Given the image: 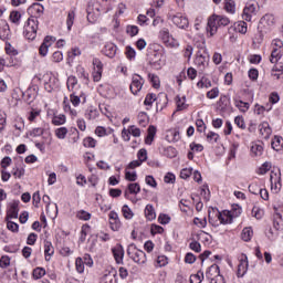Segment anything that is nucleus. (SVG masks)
<instances>
[{
  "label": "nucleus",
  "instance_id": "nucleus-1",
  "mask_svg": "<svg viewBox=\"0 0 283 283\" xmlns=\"http://www.w3.org/2000/svg\"><path fill=\"white\" fill-rule=\"evenodd\" d=\"M43 4L35 2L31 7L28 8V13L32 15V18H29L27 25L24 27V30L27 34H36V30H39V27L34 22V18L41 17L43 14Z\"/></svg>",
  "mask_w": 283,
  "mask_h": 283
},
{
  "label": "nucleus",
  "instance_id": "nucleus-2",
  "mask_svg": "<svg viewBox=\"0 0 283 283\" xmlns=\"http://www.w3.org/2000/svg\"><path fill=\"white\" fill-rule=\"evenodd\" d=\"M231 23V20L224 15H218V14H212L208 19V24H207V33L210 34V36H213L217 34L219 28H224Z\"/></svg>",
  "mask_w": 283,
  "mask_h": 283
},
{
  "label": "nucleus",
  "instance_id": "nucleus-3",
  "mask_svg": "<svg viewBox=\"0 0 283 283\" xmlns=\"http://www.w3.org/2000/svg\"><path fill=\"white\" fill-rule=\"evenodd\" d=\"M275 28V15L271 13H266L260 19V22L258 24V31L261 34V36H264V34H268Z\"/></svg>",
  "mask_w": 283,
  "mask_h": 283
},
{
  "label": "nucleus",
  "instance_id": "nucleus-4",
  "mask_svg": "<svg viewBox=\"0 0 283 283\" xmlns=\"http://www.w3.org/2000/svg\"><path fill=\"white\" fill-rule=\"evenodd\" d=\"M127 255L136 264H145L147 262V254L144 251L138 250V248H136V244L134 243H130L128 245Z\"/></svg>",
  "mask_w": 283,
  "mask_h": 283
},
{
  "label": "nucleus",
  "instance_id": "nucleus-5",
  "mask_svg": "<svg viewBox=\"0 0 283 283\" xmlns=\"http://www.w3.org/2000/svg\"><path fill=\"white\" fill-rule=\"evenodd\" d=\"M273 227L275 231H283V206H274Z\"/></svg>",
  "mask_w": 283,
  "mask_h": 283
},
{
  "label": "nucleus",
  "instance_id": "nucleus-6",
  "mask_svg": "<svg viewBox=\"0 0 283 283\" xmlns=\"http://www.w3.org/2000/svg\"><path fill=\"white\" fill-rule=\"evenodd\" d=\"M195 65L198 67L199 72H205V70L209 66V55L198 51L195 57Z\"/></svg>",
  "mask_w": 283,
  "mask_h": 283
},
{
  "label": "nucleus",
  "instance_id": "nucleus-7",
  "mask_svg": "<svg viewBox=\"0 0 283 283\" xmlns=\"http://www.w3.org/2000/svg\"><path fill=\"white\" fill-rule=\"evenodd\" d=\"M258 14V4L248 2L243 9L242 19L243 21L250 22L253 17Z\"/></svg>",
  "mask_w": 283,
  "mask_h": 283
},
{
  "label": "nucleus",
  "instance_id": "nucleus-8",
  "mask_svg": "<svg viewBox=\"0 0 283 283\" xmlns=\"http://www.w3.org/2000/svg\"><path fill=\"white\" fill-rule=\"evenodd\" d=\"M143 85H145V78H143V76L135 74L132 78V83H130V92L132 94H134V96H136L138 94V92H140V90H143Z\"/></svg>",
  "mask_w": 283,
  "mask_h": 283
},
{
  "label": "nucleus",
  "instance_id": "nucleus-9",
  "mask_svg": "<svg viewBox=\"0 0 283 283\" xmlns=\"http://www.w3.org/2000/svg\"><path fill=\"white\" fill-rule=\"evenodd\" d=\"M112 253L116 264H123V259L125 258V249H123L120 243H117L114 248H112Z\"/></svg>",
  "mask_w": 283,
  "mask_h": 283
},
{
  "label": "nucleus",
  "instance_id": "nucleus-10",
  "mask_svg": "<svg viewBox=\"0 0 283 283\" xmlns=\"http://www.w3.org/2000/svg\"><path fill=\"white\" fill-rule=\"evenodd\" d=\"M56 41V38L45 36L43 43L40 45L39 52L41 56H48L51 45Z\"/></svg>",
  "mask_w": 283,
  "mask_h": 283
},
{
  "label": "nucleus",
  "instance_id": "nucleus-11",
  "mask_svg": "<svg viewBox=\"0 0 283 283\" xmlns=\"http://www.w3.org/2000/svg\"><path fill=\"white\" fill-rule=\"evenodd\" d=\"M249 269V258H247V254H242V258L240 260V263L238 265L237 276L238 277H244L247 274V271Z\"/></svg>",
  "mask_w": 283,
  "mask_h": 283
},
{
  "label": "nucleus",
  "instance_id": "nucleus-12",
  "mask_svg": "<svg viewBox=\"0 0 283 283\" xmlns=\"http://www.w3.org/2000/svg\"><path fill=\"white\" fill-rule=\"evenodd\" d=\"M108 218L112 231H118L122 227L118 213L116 211H111Z\"/></svg>",
  "mask_w": 283,
  "mask_h": 283
},
{
  "label": "nucleus",
  "instance_id": "nucleus-13",
  "mask_svg": "<svg viewBox=\"0 0 283 283\" xmlns=\"http://www.w3.org/2000/svg\"><path fill=\"white\" fill-rule=\"evenodd\" d=\"M171 21L177 25V28H180L181 30H185V28L189 27V20L186 17H182L180 13L172 15Z\"/></svg>",
  "mask_w": 283,
  "mask_h": 283
},
{
  "label": "nucleus",
  "instance_id": "nucleus-14",
  "mask_svg": "<svg viewBox=\"0 0 283 283\" xmlns=\"http://www.w3.org/2000/svg\"><path fill=\"white\" fill-rule=\"evenodd\" d=\"M19 218V201H13L8 211L6 220H17Z\"/></svg>",
  "mask_w": 283,
  "mask_h": 283
},
{
  "label": "nucleus",
  "instance_id": "nucleus-15",
  "mask_svg": "<svg viewBox=\"0 0 283 283\" xmlns=\"http://www.w3.org/2000/svg\"><path fill=\"white\" fill-rule=\"evenodd\" d=\"M259 132L265 140H269V138H271V134H273L271 125H269L268 122H263L259 125Z\"/></svg>",
  "mask_w": 283,
  "mask_h": 283
},
{
  "label": "nucleus",
  "instance_id": "nucleus-16",
  "mask_svg": "<svg viewBox=\"0 0 283 283\" xmlns=\"http://www.w3.org/2000/svg\"><path fill=\"white\" fill-rule=\"evenodd\" d=\"M22 97L28 105H31V103H34L36 99V88L29 87L24 93H22Z\"/></svg>",
  "mask_w": 283,
  "mask_h": 283
},
{
  "label": "nucleus",
  "instance_id": "nucleus-17",
  "mask_svg": "<svg viewBox=\"0 0 283 283\" xmlns=\"http://www.w3.org/2000/svg\"><path fill=\"white\" fill-rule=\"evenodd\" d=\"M42 202H44V205H46L48 216H50V218H52L54 220V218H56V216H59V206L56 203H54L53 208H55V212L52 214V212H50V205L52 203L51 200H50V196L44 195L42 197Z\"/></svg>",
  "mask_w": 283,
  "mask_h": 283
},
{
  "label": "nucleus",
  "instance_id": "nucleus-18",
  "mask_svg": "<svg viewBox=\"0 0 283 283\" xmlns=\"http://www.w3.org/2000/svg\"><path fill=\"white\" fill-rule=\"evenodd\" d=\"M116 50H118V48L114 44V43H106L104 49L102 50L103 54H105V56H107L108 59H114V56H116Z\"/></svg>",
  "mask_w": 283,
  "mask_h": 283
},
{
  "label": "nucleus",
  "instance_id": "nucleus-19",
  "mask_svg": "<svg viewBox=\"0 0 283 283\" xmlns=\"http://www.w3.org/2000/svg\"><path fill=\"white\" fill-rule=\"evenodd\" d=\"M248 30L247 22L240 21L239 23H235L233 27L229 28V32H237L238 34H244Z\"/></svg>",
  "mask_w": 283,
  "mask_h": 283
},
{
  "label": "nucleus",
  "instance_id": "nucleus-20",
  "mask_svg": "<svg viewBox=\"0 0 283 283\" xmlns=\"http://www.w3.org/2000/svg\"><path fill=\"white\" fill-rule=\"evenodd\" d=\"M218 275H221L218 264H212L206 272L207 280H212L213 277H218Z\"/></svg>",
  "mask_w": 283,
  "mask_h": 283
},
{
  "label": "nucleus",
  "instance_id": "nucleus-21",
  "mask_svg": "<svg viewBox=\"0 0 283 283\" xmlns=\"http://www.w3.org/2000/svg\"><path fill=\"white\" fill-rule=\"evenodd\" d=\"M147 132H148V134H147V136L145 138V144L146 145H151L154 143V138L156 137V126L150 125L148 127Z\"/></svg>",
  "mask_w": 283,
  "mask_h": 283
},
{
  "label": "nucleus",
  "instance_id": "nucleus-22",
  "mask_svg": "<svg viewBox=\"0 0 283 283\" xmlns=\"http://www.w3.org/2000/svg\"><path fill=\"white\" fill-rule=\"evenodd\" d=\"M217 218L220 221V224H231L233 222V217H230L229 212H227V218H224V216L222 214V212H220L219 210H217Z\"/></svg>",
  "mask_w": 283,
  "mask_h": 283
},
{
  "label": "nucleus",
  "instance_id": "nucleus-23",
  "mask_svg": "<svg viewBox=\"0 0 283 283\" xmlns=\"http://www.w3.org/2000/svg\"><path fill=\"white\" fill-rule=\"evenodd\" d=\"M228 216H230V218H232V220L234 218H240V216H242V207H240V205H232V209L231 211H228Z\"/></svg>",
  "mask_w": 283,
  "mask_h": 283
},
{
  "label": "nucleus",
  "instance_id": "nucleus-24",
  "mask_svg": "<svg viewBox=\"0 0 283 283\" xmlns=\"http://www.w3.org/2000/svg\"><path fill=\"white\" fill-rule=\"evenodd\" d=\"M234 105L243 114H247V112H249V107H251V105L248 102H243L242 99H234Z\"/></svg>",
  "mask_w": 283,
  "mask_h": 283
},
{
  "label": "nucleus",
  "instance_id": "nucleus-25",
  "mask_svg": "<svg viewBox=\"0 0 283 283\" xmlns=\"http://www.w3.org/2000/svg\"><path fill=\"white\" fill-rule=\"evenodd\" d=\"M145 217L148 220H156V210L154 209L153 205H147L145 208Z\"/></svg>",
  "mask_w": 283,
  "mask_h": 283
},
{
  "label": "nucleus",
  "instance_id": "nucleus-26",
  "mask_svg": "<svg viewBox=\"0 0 283 283\" xmlns=\"http://www.w3.org/2000/svg\"><path fill=\"white\" fill-rule=\"evenodd\" d=\"M224 10L229 14H235V1L233 0H224Z\"/></svg>",
  "mask_w": 283,
  "mask_h": 283
},
{
  "label": "nucleus",
  "instance_id": "nucleus-27",
  "mask_svg": "<svg viewBox=\"0 0 283 283\" xmlns=\"http://www.w3.org/2000/svg\"><path fill=\"white\" fill-rule=\"evenodd\" d=\"M251 238H253V229L244 228L241 233V239L243 242H251Z\"/></svg>",
  "mask_w": 283,
  "mask_h": 283
},
{
  "label": "nucleus",
  "instance_id": "nucleus-28",
  "mask_svg": "<svg viewBox=\"0 0 283 283\" xmlns=\"http://www.w3.org/2000/svg\"><path fill=\"white\" fill-rule=\"evenodd\" d=\"M167 48H178L179 43L174 36L161 38Z\"/></svg>",
  "mask_w": 283,
  "mask_h": 283
},
{
  "label": "nucleus",
  "instance_id": "nucleus-29",
  "mask_svg": "<svg viewBox=\"0 0 283 283\" xmlns=\"http://www.w3.org/2000/svg\"><path fill=\"white\" fill-rule=\"evenodd\" d=\"M202 280H205L203 271H198V273L190 275V283H202Z\"/></svg>",
  "mask_w": 283,
  "mask_h": 283
},
{
  "label": "nucleus",
  "instance_id": "nucleus-30",
  "mask_svg": "<svg viewBox=\"0 0 283 283\" xmlns=\"http://www.w3.org/2000/svg\"><path fill=\"white\" fill-rule=\"evenodd\" d=\"M272 149L274 151H280L282 149V137L281 136H274V138L271 142Z\"/></svg>",
  "mask_w": 283,
  "mask_h": 283
},
{
  "label": "nucleus",
  "instance_id": "nucleus-31",
  "mask_svg": "<svg viewBox=\"0 0 283 283\" xmlns=\"http://www.w3.org/2000/svg\"><path fill=\"white\" fill-rule=\"evenodd\" d=\"M282 59V51L279 49H273L270 57V63H277Z\"/></svg>",
  "mask_w": 283,
  "mask_h": 283
},
{
  "label": "nucleus",
  "instance_id": "nucleus-32",
  "mask_svg": "<svg viewBox=\"0 0 283 283\" xmlns=\"http://www.w3.org/2000/svg\"><path fill=\"white\" fill-rule=\"evenodd\" d=\"M156 101H157L156 94L148 93L145 97L144 105H146V107H151V105H154Z\"/></svg>",
  "mask_w": 283,
  "mask_h": 283
},
{
  "label": "nucleus",
  "instance_id": "nucleus-33",
  "mask_svg": "<svg viewBox=\"0 0 283 283\" xmlns=\"http://www.w3.org/2000/svg\"><path fill=\"white\" fill-rule=\"evenodd\" d=\"M122 213L126 220H132V218H134V212L132 211V208L127 205H124L122 207Z\"/></svg>",
  "mask_w": 283,
  "mask_h": 283
},
{
  "label": "nucleus",
  "instance_id": "nucleus-34",
  "mask_svg": "<svg viewBox=\"0 0 283 283\" xmlns=\"http://www.w3.org/2000/svg\"><path fill=\"white\" fill-rule=\"evenodd\" d=\"M77 84H78V80L76 78V76L74 75L69 76L66 82L69 92H73L74 87H76Z\"/></svg>",
  "mask_w": 283,
  "mask_h": 283
},
{
  "label": "nucleus",
  "instance_id": "nucleus-35",
  "mask_svg": "<svg viewBox=\"0 0 283 283\" xmlns=\"http://www.w3.org/2000/svg\"><path fill=\"white\" fill-rule=\"evenodd\" d=\"M138 123L142 127H147V124L149 123V116H147V113L140 112L138 114Z\"/></svg>",
  "mask_w": 283,
  "mask_h": 283
},
{
  "label": "nucleus",
  "instance_id": "nucleus-36",
  "mask_svg": "<svg viewBox=\"0 0 283 283\" xmlns=\"http://www.w3.org/2000/svg\"><path fill=\"white\" fill-rule=\"evenodd\" d=\"M76 218H78V220H84V222H87V220H92V213L85 210H80L76 213Z\"/></svg>",
  "mask_w": 283,
  "mask_h": 283
},
{
  "label": "nucleus",
  "instance_id": "nucleus-37",
  "mask_svg": "<svg viewBox=\"0 0 283 283\" xmlns=\"http://www.w3.org/2000/svg\"><path fill=\"white\" fill-rule=\"evenodd\" d=\"M186 97H176V104H177V112H182V109H187V104L185 103Z\"/></svg>",
  "mask_w": 283,
  "mask_h": 283
},
{
  "label": "nucleus",
  "instance_id": "nucleus-38",
  "mask_svg": "<svg viewBox=\"0 0 283 283\" xmlns=\"http://www.w3.org/2000/svg\"><path fill=\"white\" fill-rule=\"evenodd\" d=\"M201 196H203V200H206V202H209V200H211V191L209 190L208 185L202 186Z\"/></svg>",
  "mask_w": 283,
  "mask_h": 283
},
{
  "label": "nucleus",
  "instance_id": "nucleus-39",
  "mask_svg": "<svg viewBox=\"0 0 283 283\" xmlns=\"http://www.w3.org/2000/svg\"><path fill=\"white\" fill-rule=\"evenodd\" d=\"M55 136L60 140H64V138L67 136V128L66 127H60L55 129Z\"/></svg>",
  "mask_w": 283,
  "mask_h": 283
},
{
  "label": "nucleus",
  "instance_id": "nucleus-40",
  "mask_svg": "<svg viewBox=\"0 0 283 283\" xmlns=\"http://www.w3.org/2000/svg\"><path fill=\"white\" fill-rule=\"evenodd\" d=\"M252 216L253 218H256V220H262V217L264 216V210L260 209V207L254 206L252 208Z\"/></svg>",
  "mask_w": 283,
  "mask_h": 283
},
{
  "label": "nucleus",
  "instance_id": "nucleus-41",
  "mask_svg": "<svg viewBox=\"0 0 283 283\" xmlns=\"http://www.w3.org/2000/svg\"><path fill=\"white\" fill-rule=\"evenodd\" d=\"M76 17V13L74 11H70L66 18V25L67 30H72V25H74V19Z\"/></svg>",
  "mask_w": 283,
  "mask_h": 283
},
{
  "label": "nucleus",
  "instance_id": "nucleus-42",
  "mask_svg": "<svg viewBox=\"0 0 283 283\" xmlns=\"http://www.w3.org/2000/svg\"><path fill=\"white\" fill-rule=\"evenodd\" d=\"M53 125H65V115L60 114V115H55L52 119Z\"/></svg>",
  "mask_w": 283,
  "mask_h": 283
},
{
  "label": "nucleus",
  "instance_id": "nucleus-43",
  "mask_svg": "<svg viewBox=\"0 0 283 283\" xmlns=\"http://www.w3.org/2000/svg\"><path fill=\"white\" fill-rule=\"evenodd\" d=\"M229 97L227 95H222L219 99V107H221V111L224 112L227 107H229Z\"/></svg>",
  "mask_w": 283,
  "mask_h": 283
},
{
  "label": "nucleus",
  "instance_id": "nucleus-44",
  "mask_svg": "<svg viewBox=\"0 0 283 283\" xmlns=\"http://www.w3.org/2000/svg\"><path fill=\"white\" fill-rule=\"evenodd\" d=\"M38 116H41V111L32 108L31 112H29L28 120H30V123H34Z\"/></svg>",
  "mask_w": 283,
  "mask_h": 283
},
{
  "label": "nucleus",
  "instance_id": "nucleus-45",
  "mask_svg": "<svg viewBox=\"0 0 283 283\" xmlns=\"http://www.w3.org/2000/svg\"><path fill=\"white\" fill-rule=\"evenodd\" d=\"M43 275H45V269H43V268H35L33 270V279L34 280H41V277H43Z\"/></svg>",
  "mask_w": 283,
  "mask_h": 283
},
{
  "label": "nucleus",
  "instance_id": "nucleus-46",
  "mask_svg": "<svg viewBox=\"0 0 283 283\" xmlns=\"http://www.w3.org/2000/svg\"><path fill=\"white\" fill-rule=\"evenodd\" d=\"M44 254L45 255H54V248L52 247V242L45 241L44 242Z\"/></svg>",
  "mask_w": 283,
  "mask_h": 283
},
{
  "label": "nucleus",
  "instance_id": "nucleus-47",
  "mask_svg": "<svg viewBox=\"0 0 283 283\" xmlns=\"http://www.w3.org/2000/svg\"><path fill=\"white\" fill-rule=\"evenodd\" d=\"M251 151L252 154H254V156H262V151H264V147H262V145L260 144H254L251 147Z\"/></svg>",
  "mask_w": 283,
  "mask_h": 283
},
{
  "label": "nucleus",
  "instance_id": "nucleus-48",
  "mask_svg": "<svg viewBox=\"0 0 283 283\" xmlns=\"http://www.w3.org/2000/svg\"><path fill=\"white\" fill-rule=\"evenodd\" d=\"M75 266H76L77 273H84L85 272V263L83 262V259L77 258L75 260Z\"/></svg>",
  "mask_w": 283,
  "mask_h": 283
},
{
  "label": "nucleus",
  "instance_id": "nucleus-49",
  "mask_svg": "<svg viewBox=\"0 0 283 283\" xmlns=\"http://www.w3.org/2000/svg\"><path fill=\"white\" fill-rule=\"evenodd\" d=\"M128 191L129 193H133V195H138L140 193V185L139 184H129L128 185Z\"/></svg>",
  "mask_w": 283,
  "mask_h": 283
},
{
  "label": "nucleus",
  "instance_id": "nucleus-50",
  "mask_svg": "<svg viewBox=\"0 0 283 283\" xmlns=\"http://www.w3.org/2000/svg\"><path fill=\"white\" fill-rule=\"evenodd\" d=\"M0 36H10V25L7 22H2L0 28Z\"/></svg>",
  "mask_w": 283,
  "mask_h": 283
},
{
  "label": "nucleus",
  "instance_id": "nucleus-51",
  "mask_svg": "<svg viewBox=\"0 0 283 283\" xmlns=\"http://www.w3.org/2000/svg\"><path fill=\"white\" fill-rule=\"evenodd\" d=\"M101 283H116V276L112 273L105 274L102 277Z\"/></svg>",
  "mask_w": 283,
  "mask_h": 283
},
{
  "label": "nucleus",
  "instance_id": "nucleus-52",
  "mask_svg": "<svg viewBox=\"0 0 283 283\" xmlns=\"http://www.w3.org/2000/svg\"><path fill=\"white\" fill-rule=\"evenodd\" d=\"M197 87H200L201 90L203 87L209 88L211 87V81L209 78L202 77L198 83Z\"/></svg>",
  "mask_w": 283,
  "mask_h": 283
},
{
  "label": "nucleus",
  "instance_id": "nucleus-53",
  "mask_svg": "<svg viewBox=\"0 0 283 283\" xmlns=\"http://www.w3.org/2000/svg\"><path fill=\"white\" fill-rule=\"evenodd\" d=\"M45 133L44 128L38 127V128H33L30 133L29 136H32L33 138H36L39 136H43V134Z\"/></svg>",
  "mask_w": 283,
  "mask_h": 283
},
{
  "label": "nucleus",
  "instance_id": "nucleus-54",
  "mask_svg": "<svg viewBox=\"0 0 283 283\" xmlns=\"http://www.w3.org/2000/svg\"><path fill=\"white\" fill-rule=\"evenodd\" d=\"M191 174H193V168H184L180 171V178H182V180H187Z\"/></svg>",
  "mask_w": 283,
  "mask_h": 283
},
{
  "label": "nucleus",
  "instance_id": "nucleus-55",
  "mask_svg": "<svg viewBox=\"0 0 283 283\" xmlns=\"http://www.w3.org/2000/svg\"><path fill=\"white\" fill-rule=\"evenodd\" d=\"M7 229L13 233L19 232V226L14 221H10V219L7 220Z\"/></svg>",
  "mask_w": 283,
  "mask_h": 283
},
{
  "label": "nucleus",
  "instance_id": "nucleus-56",
  "mask_svg": "<svg viewBox=\"0 0 283 283\" xmlns=\"http://www.w3.org/2000/svg\"><path fill=\"white\" fill-rule=\"evenodd\" d=\"M10 20L12 21V23L19 24V21H21V12L12 11L10 13Z\"/></svg>",
  "mask_w": 283,
  "mask_h": 283
},
{
  "label": "nucleus",
  "instance_id": "nucleus-57",
  "mask_svg": "<svg viewBox=\"0 0 283 283\" xmlns=\"http://www.w3.org/2000/svg\"><path fill=\"white\" fill-rule=\"evenodd\" d=\"M12 176L15 178H23V176H25V169L15 167L12 169Z\"/></svg>",
  "mask_w": 283,
  "mask_h": 283
},
{
  "label": "nucleus",
  "instance_id": "nucleus-58",
  "mask_svg": "<svg viewBox=\"0 0 283 283\" xmlns=\"http://www.w3.org/2000/svg\"><path fill=\"white\" fill-rule=\"evenodd\" d=\"M125 54L129 61H133V59H136V50H134V48L132 46H126Z\"/></svg>",
  "mask_w": 283,
  "mask_h": 283
},
{
  "label": "nucleus",
  "instance_id": "nucleus-59",
  "mask_svg": "<svg viewBox=\"0 0 283 283\" xmlns=\"http://www.w3.org/2000/svg\"><path fill=\"white\" fill-rule=\"evenodd\" d=\"M159 224H169L171 222V217L169 214L161 213L158 217Z\"/></svg>",
  "mask_w": 283,
  "mask_h": 283
},
{
  "label": "nucleus",
  "instance_id": "nucleus-60",
  "mask_svg": "<svg viewBox=\"0 0 283 283\" xmlns=\"http://www.w3.org/2000/svg\"><path fill=\"white\" fill-rule=\"evenodd\" d=\"M10 266V256L2 255L0 259V269H8Z\"/></svg>",
  "mask_w": 283,
  "mask_h": 283
},
{
  "label": "nucleus",
  "instance_id": "nucleus-61",
  "mask_svg": "<svg viewBox=\"0 0 283 283\" xmlns=\"http://www.w3.org/2000/svg\"><path fill=\"white\" fill-rule=\"evenodd\" d=\"M84 147H91L94 148L96 147V139L92 137H86L83 142Z\"/></svg>",
  "mask_w": 283,
  "mask_h": 283
},
{
  "label": "nucleus",
  "instance_id": "nucleus-62",
  "mask_svg": "<svg viewBox=\"0 0 283 283\" xmlns=\"http://www.w3.org/2000/svg\"><path fill=\"white\" fill-rule=\"evenodd\" d=\"M56 87V84H54V78H50L49 82H44V90L46 92H52Z\"/></svg>",
  "mask_w": 283,
  "mask_h": 283
},
{
  "label": "nucleus",
  "instance_id": "nucleus-63",
  "mask_svg": "<svg viewBox=\"0 0 283 283\" xmlns=\"http://www.w3.org/2000/svg\"><path fill=\"white\" fill-rule=\"evenodd\" d=\"M137 158L139 161L145 163V160H147V149L145 148L139 149L137 153Z\"/></svg>",
  "mask_w": 283,
  "mask_h": 283
},
{
  "label": "nucleus",
  "instance_id": "nucleus-64",
  "mask_svg": "<svg viewBox=\"0 0 283 283\" xmlns=\"http://www.w3.org/2000/svg\"><path fill=\"white\" fill-rule=\"evenodd\" d=\"M126 32H127V34H129V36H136V34H138V27H136V25H128L126 28Z\"/></svg>",
  "mask_w": 283,
  "mask_h": 283
}]
</instances>
